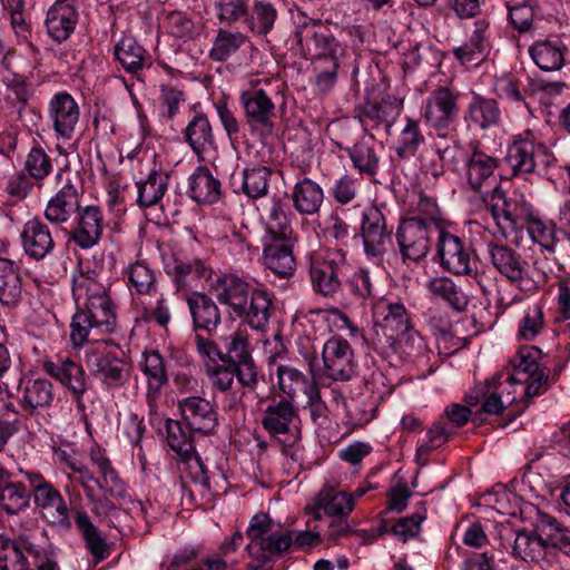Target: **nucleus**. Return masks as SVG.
<instances>
[{"label":"nucleus","mask_w":570,"mask_h":570,"mask_svg":"<svg viewBox=\"0 0 570 570\" xmlns=\"http://www.w3.org/2000/svg\"><path fill=\"white\" fill-rule=\"evenodd\" d=\"M501 373L475 385L464 396L465 404L452 403L444 410V415L450 423L458 426L466 424L470 420L473 424H490L483 415L501 414L515 401L511 392L505 393L501 383Z\"/></svg>","instance_id":"obj_1"},{"label":"nucleus","mask_w":570,"mask_h":570,"mask_svg":"<svg viewBox=\"0 0 570 570\" xmlns=\"http://www.w3.org/2000/svg\"><path fill=\"white\" fill-rule=\"evenodd\" d=\"M217 298L229 307L230 315L240 318L253 330H263L271 316L272 299L262 289L250 291L247 282L235 275L218 279Z\"/></svg>","instance_id":"obj_2"},{"label":"nucleus","mask_w":570,"mask_h":570,"mask_svg":"<svg viewBox=\"0 0 570 570\" xmlns=\"http://www.w3.org/2000/svg\"><path fill=\"white\" fill-rule=\"evenodd\" d=\"M246 535L249 539L246 550L253 559L248 570H267L273 558L288 551L293 543L292 532H275L273 520L265 513L250 519Z\"/></svg>","instance_id":"obj_3"},{"label":"nucleus","mask_w":570,"mask_h":570,"mask_svg":"<svg viewBox=\"0 0 570 570\" xmlns=\"http://www.w3.org/2000/svg\"><path fill=\"white\" fill-rule=\"evenodd\" d=\"M72 294L77 302L81 298L86 299L81 309L98 327V334H109L115 331V305L102 284L90 275L80 274L72 279Z\"/></svg>","instance_id":"obj_4"},{"label":"nucleus","mask_w":570,"mask_h":570,"mask_svg":"<svg viewBox=\"0 0 570 570\" xmlns=\"http://www.w3.org/2000/svg\"><path fill=\"white\" fill-rule=\"evenodd\" d=\"M488 254L500 275L523 289L538 288L544 281L541 273L535 272L520 253L508 245L491 242L488 244Z\"/></svg>","instance_id":"obj_5"},{"label":"nucleus","mask_w":570,"mask_h":570,"mask_svg":"<svg viewBox=\"0 0 570 570\" xmlns=\"http://www.w3.org/2000/svg\"><path fill=\"white\" fill-rule=\"evenodd\" d=\"M554 160L547 146L530 131L517 136L508 147L505 161L514 176L544 171Z\"/></svg>","instance_id":"obj_6"},{"label":"nucleus","mask_w":570,"mask_h":570,"mask_svg":"<svg viewBox=\"0 0 570 570\" xmlns=\"http://www.w3.org/2000/svg\"><path fill=\"white\" fill-rule=\"evenodd\" d=\"M412 326L410 315L400 303L380 304L374 311V324L367 340L374 350L387 352L395 346L397 337Z\"/></svg>","instance_id":"obj_7"},{"label":"nucleus","mask_w":570,"mask_h":570,"mask_svg":"<svg viewBox=\"0 0 570 570\" xmlns=\"http://www.w3.org/2000/svg\"><path fill=\"white\" fill-rule=\"evenodd\" d=\"M295 38L306 53L318 60H338L343 53V47L321 20L304 17L296 27Z\"/></svg>","instance_id":"obj_8"},{"label":"nucleus","mask_w":570,"mask_h":570,"mask_svg":"<svg viewBox=\"0 0 570 570\" xmlns=\"http://www.w3.org/2000/svg\"><path fill=\"white\" fill-rule=\"evenodd\" d=\"M434 227L433 219L421 217H409L400 223L396 242L403 263H417L428 255Z\"/></svg>","instance_id":"obj_9"},{"label":"nucleus","mask_w":570,"mask_h":570,"mask_svg":"<svg viewBox=\"0 0 570 570\" xmlns=\"http://www.w3.org/2000/svg\"><path fill=\"white\" fill-rule=\"evenodd\" d=\"M345 254L342 250H327L311 256L309 276L313 288L323 296H333L342 284Z\"/></svg>","instance_id":"obj_10"},{"label":"nucleus","mask_w":570,"mask_h":570,"mask_svg":"<svg viewBox=\"0 0 570 570\" xmlns=\"http://www.w3.org/2000/svg\"><path fill=\"white\" fill-rule=\"evenodd\" d=\"M222 363H229L238 366V383L254 391L258 383L257 367L249 351L247 335L237 330L223 337Z\"/></svg>","instance_id":"obj_11"},{"label":"nucleus","mask_w":570,"mask_h":570,"mask_svg":"<svg viewBox=\"0 0 570 570\" xmlns=\"http://www.w3.org/2000/svg\"><path fill=\"white\" fill-rule=\"evenodd\" d=\"M459 92L441 86L433 90L422 107L425 121L436 130L448 129L459 117Z\"/></svg>","instance_id":"obj_12"},{"label":"nucleus","mask_w":570,"mask_h":570,"mask_svg":"<svg viewBox=\"0 0 570 570\" xmlns=\"http://www.w3.org/2000/svg\"><path fill=\"white\" fill-rule=\"evenodd\" d=\"M246 124L262 135L271 134L274 128L275 104L262 88H250L239 96Z\"/></svg>","instance_id":"obj_13"},{"label":"nucleus","mask_w":570,"mask_h":570,"mask_svg":"<svg viewBox=\"0 0 570 570\" xmlns=\"http://www.w3.org/2000/svg\"><path fill=\"white\" fill-rule=\"evenodd\" d=\"M361 230L366 256L381 261L392 244V228L387 227L384 214L375 206L367 208Z\"/></svg>","instance_id":"obj_14"},{"label":"nucleus","mask_w":570,"mask_h":570,"mask_svg":"<svg viewBox=\"0 0 570 570\" xmlns=\"http://www.w3.org/2000/svg\"><path fill=\"white\" fill-rule=\"evenodd\" d=\"M322 357L326 377L346 382L355 375L354 353L346 340L340 336L327 340L323 346Z\"/></svg>","instance_id":"obj_15"},{"label":"nucleus","mask_w":570,"mask_h":570,"mask_svg":"<svg viewBox=\"0 0 570 570\" xmlns=\"http://www.w3.org/2000/svg\"><path fill=\"white\" fill-rule=\"evenodd\" d=\"M165 438L169 449L184 461L193 476L196 487L208 488L209 480L206 475V466L195 452L191 432L194 430H158Z\"/></svg>","instance_id":"obj_16"},{"label":"nucleus","mask_w":570,"mask_h":570,"mask_svg":"<svg viewBox=\"0 0 570 570\" xmlns=\"http://www.w3.org/2000/svg\"><path fill=\"white\" fill-rule=\"evenodd\" d=\"M489 207L497 225L504 232L523 228L532 217L524 204L508 198L499 185L492 188Z\"/></svg>","instance_id":"obj_17"},{"label":"nucleus","mask_w":570,"mask_h":570,"mask_svg":"<svg viewBox=\"0 0 570 570\" xmlns=\"http://www.w3.org/2000/svg\"><path fill=\"white\" fill-rule=\"evenodd\" d=\"M472 248L460 237L441 232L438 243V255L441 266L454 275H471L473 262L471 258Z\"/></svg>","instance_id":"obj_18"},{"label":"nucleus","mask_w":570,"mask_h":570,"mask_svg":"<svg viewBox=\"0 0 570 570\" xmlns=\"http://www.w3.org/2000/svg\"><path fill=\"white\" fill-rule=\"evenodd\" d=\"M499 166V159L475 149L465 161V177L469 187L481 195L488 203L492 188L498 185L494 171Z\"/></svg>","instance_id":"obj_19"},{"label":"nucleus","mask_w":570,"mask_h":570,"mask_svg":"<svg viewBox=\"0 0 570 570\" xmlns=\"http://www.w3.org/2000/svg\"><path fill=\"white\" fill-rule=\"evenodd\" d=\"M33 501L42 517L51 524L61 529H70L69 508L60 492L50 483L36 484Z\"/></svg>","instance_id":"obj_20"},{"label":"nucleus","mask_w":570,"mask_h":570,"mask_svg":"<svg viewBox=\"0 0 570 570\" xmlns=\"http://www.w3.org/2000/svg\"><path fill=\"white\" fill-rule=\"evenodd\" d=\"M354 497L340 491L336 487L325 484L317 493L313 504L305 508V511L315 520H322V513L328 518L348 517L354 509Z\"/></svg>","instance_id":"obj_21"},{"label":"nucleus","mask_w":570,"mask_h":570,"mask_svg":"<svg viewBox=\"0 0 570 570\" xmlns=\"http://www.w3.org/2000/svg\"><path fill=\"white\" fill-rule=\"evenodd\" d=\"M20 238L24 254L36 261L46 258L56 246L49 226L38 216L24 223Z\"/></svg>","instance_id":"obj_22"},{"label":"nucleus","mask_w":570,"mask_h":570,"mask_svg":"<svg viewBox=\"0 0 570 570\" xmlns=\"http://www.w3.org/2000/svg\"><path fill=\"white\" fill-rule=\"evenodd\" d=\"M48 117L56 134L63 139H71L79 121L80 109L68 92L56 94L48 107Z\"/></svg>","instance_id":"obj_23"},{"label":"nucleus","mask_w":570,"mask_h":570,"mask_svg":"<svg viewBox=\"0 0 570 570\" xmlns=\"http://www.w3.org/2000/svg\"><path fill=\"white\" fill-rule=\"evenodd\" d=\"M512 556L524 562L539 564L543 570L553 568V559L548 550L547 541L533 531H519L512 544Z\"/></svg>","instance_id":"obj_24"},{"label":"nucleus","mask_w":570,"mask_h":570,"mask_svg":"<svg viewBox=\"0 0 570 570\" xmlns=\"http://www.w3.org/2000/svg\"><path fill=\"white\" fill-rule=\"evenodd\" d=\"M276 375L282 397L296 402L299 399H307L309 395L316 396L318 385L312 376L302 371L288 365H279Z\"/></svg>","instance_id":"obj_25"},{"label":"nucleus","mask_w":570,"mask_h":570,"mask_svg":"<svg viewBox=\"0 0 570 570\" xmlns=\"http://www.w3.org/2000/svg\"><path fill=\"white\" fill-rule=\"evenodd\" d=\"M79 12L70 0H57L48 10L46 27L48 35L57 42H63L75 31Z\"/></svg>","instance_id":"obj_26"},{"label":"nucleus","mask_w":570,"mask_h":570,"mask_svg":"<svg viewBox=\"0 0 570 570\" xmlns=\"http://www.w3.org/2000/svg\"><path fill=\"white\" fill-rule=\"evenodd\" d=\"M188 309L193 320L195 333H214L222 323V314L218 305L208 295L194 292L187 297Z\"/></svg>","instance_id":"obj_27"},{"label":"nucleus","mask_w":570,"mask_h":570,"mask_svg":"<svg viewBox=\"0 0 570 570\" xmlns=\"http://www.w3.org/2000/svg\"><path fill=\"white\" fill-rule=\"evenodd\" d=\"M402 110V101L392 96L383 97L380 101L367 100L358 115L360 121L372 129L383 126L390 134L392 126Z\"/></svg>","instance_id":"obj_28"},{"label":"nucleus","mask_w":570,"mask_h":570,"mask_svg":"<svg viewBox=\"0 0 570 570\" xmlns=\"http://www.w3.org/2000/svg\"><path fill=\"white\" fill-rule=\"evenodd\" d=\"M86 364L89 371L109 387H118L127 380L125 363L110 353L87 351Z\"/></svg>","instance_id":"obj_29"},{"label":"nucleus","mask_w":570,"mask_h":570,"mask_svg":"<svg viewBox=\"0 0 570 570\" xmlns=\"http://www.w3.org/2000/svg\"><path fill=\"white\" fill-rule=\"evenodd\" d=\"M45 372L67 386L76 396L79 407H82L80 396L87 391L86 373L82 366L70 358L58 362L45 361Z\"/></svg>","instance_id":"obj_30"},{"label":"nucleus","mask_w":570,"mask_h":570,"mask_svg":"<svg viewBox=\"0 0 570 570\" xmlns=\"http://www.w3.org/2000/svg\"><path fill=\"white\" fill-rule=\"evenodd\" d=\"M80 208V194L71 184L67 183L49 199L45 217L52 224L67 223Z\"/></svg>","instance_id":"obj_31"},{"label":"nucleus","mask_w":570,"mask_h":570,"mask_svg":"<svg viewBox=\"0 0 570 570\" xmlns=\"http://www.w3.org/2000/svg\"><path fill=\"white\" fill-rule=\"evenodd\" d=\"M263 264L281 278L291 277L296 268L291 240L273 238L263 249Z\"/></svg>","instance_id":"obj_32"},{"label":"nucleus","mask_w":570,"mask_h":570,"mask_svg":"<svg viewBox=\"0 0 570 570\" xmlns=\"http://www.w3.org/2000/svg\"><path fill=\"white\" fill-rule=\"evenodd\" d=\"M345 151L358 174L368 178H374L377 175L382 149L376 147L374 136L360 139L352 147H346Z\"/></svg>","instance_id":"obj_33"},{"label":"nucleus","mask_w":570,"mask_h":570,"mask_svg":"<svg viewBox=\"0 0 570 570\" xmlns=\"http://www.w3.org/2000/svg\"><path fill=\"white\" fill-rule=\"evenodd\" d=\"M78 228L72 239L81 248H90L98 243L102 234V214L97 206H86L78 210Z\"/></svg>","instance_id":"obj_34"},{"label":"nucleus","mask_w":570,"mask_h":570,"mask_svg":"<svg viewBox=\"0 0 570 570\" xmlns=\"http://www.w3.org/2000/svg\"><path fill=\"white\" fill-rule=\"evenodd\" d=\"M167 274L170 275L177 288L197 286L200 281H208L212 277V269L200 259L184 261L174 256L168 263Z\"/></svg>","instance_id":"obj_35"},{"label":"nucleus","mask_w":570,"mask_h":570,"mask_svg":"<svg viewBox=\"0 0 570 570\" xmlns=\"http://www.w3.org/2000/svg\"><path fill=\"white\" fill-rule=\"evenodd\" d=\"M184 138L199 159L204 154L215 147L212 125L206 115L197 112L184 129Z\"/></svg>","instance_id":"obj_36"},{"label":"nucleus","mask_w":570,"mask_h":570,"mask_svg":"<svg viewBox=\"0 0 570 570\" xmlns=\"http://www.w3.org/2000/svg\"><path fill=\"white\" fill-rule=\"evenodd\" d=\"M22 291L20 267L13 261L0 257V303L8 307L17 306Z\"/></svg>","instance_id":"obj_37"},{"label":"nucleus","mask_w":570,"mask_h":570,"mask_svg":"<svg viewBox=\"0 0 570 570\" xmlns=\"http://www.w3.org/2000/svg\"><path fill=\"white\" fill-rule=\"evenodd\" d=\"M220 181L206 166H198L189 177V197L196 203L213 204L220 196Z\"/></svg>","instance_id":"obj_38"},{"label":"nucleus","mask_w":570,"mask_h":570,"mask_svg":"<svg viewBox=\"0 0 570 570\" xmlns=\"http://www.w3.org/2000/svg\"><path fill=\"white\" fill-rule=\"evenodd\" d=\"M324 200L322 187L309 178L297 181L292 191L294 208L301 215H314L318 213Z\"/></svg>","instance_id":"obj_39"},{"label":"nucleus","mask_w":570,"mask_h":570,"mask_svg":"<svg viewBox=\"0 0 570 570\" xmlns=\"http://www.w3.org/2000/svg\"><path fill=\"white\" fill-rule=\"evenodd\" d=\"M180 411L188 428H215L217 413L212 403L199 396L185 399L180 403Z\"/></svg>","instance_id":"obj_40"},{"label":"nucleus","mask_w":570,"mask_h":570,"mask_svg":"<svg viewBox=\"0 0 570 570\" xmlns=\"http://www.w3.org/2000/svg\"><path fill=\"white\" fill-rule=\"evenodd\" d=\"M75 524L81 533L86 548L91 553L95 563L104 561L109 556L107 542L87 512L77 510L75 513Z\"/></svg>","instance_id":"obj_41"},{"label":"nucleus","mask_w":570,"mask_h":570,"mask_svg":"<svg viewBox=\"0 0 570 570\" xmlns=\"http://www.w3.org/2000/svg\"><path fill=\"white\" fill-rule=\"evenodd\" d=\"M566 51L560 40L537 41L529 50L534 63L544 71L560 70L564 65Z\"/></svg>","instance_id":"obj_42"},{"label":"nucleus","mask_w":570,"mask_h":570,"mask_svg":"<svg viewBox=\"0 0 570 570\" xmlns=\"http://www.w3.org/2000/svg\"><path fill=\"white\" fill-rule=\"evenodd\" d=\"M277 17V10L272 2L255 0L252 7L248 8L243 24L256 36H266L273 30Z\"/></svg>","instance_id":"obj_43"},{"label":"nucleus","mask_w":570,"mask_h":570,"mask_svg":"<svg viewBox=\"0 0 570 570\" xmlns=\"http://www.w3.org/2000/svg\"><path fill=\"white\" fill-rule=\"evenodd\" d=\"M465 119L475 127L485 130L499 125L501 110L497 100L478 95L469 104Z\"/></svg>","instance_id":"obj_44"},{"label":"nucleus","mask_w":570,"mask_h":570,"mask_svg":"<svg viewBox=\"0 0 570 570\" xmlns=\"http://www.w3.org/2000/svg\"><path fill=\"white\" fill-rule=\"evenodd\" d=\"M114 55L122 68L137 76L147 60V51L135 39L125 37L114 48Z\"/></svg>","instance_id":"obj_45"},{"label":"nucleus","mask_w":570,"mask_h":570,"mask_svg":"<svg viewBox=\"0 0 570 570\" xmlns=\"http://www.w3.org/2000/svg\"><path fill=\"white\" fill-rule=\"evenodd\" d=\"M538 350L533 347H522L519 352L510 360L509 364L512 367V373L508 377V384H503L505 393L510 392L508 386L513 384H523L524 381L529 380V376L538 371L540 366L537 357Z\"/></svg>","instance_id":"obj_46"},{"label":"nucleus","mask_w":570,"mask_h":570,"mask_svg":"<svg viewBox=\"0 0 570 570\" xmlns=\"http://www.w3.org/2000/svg\"><path fill=\"white\" fill-rule=\"evenodd\" d=\"M169 177L165 173L153 170L146 180L137 184L140 208H148L158 204L164 197L168 187Z\"/></svg>","instance_id":"obj_47"},{"label":"nucleus","mask_w":570,"mask_h":570,"mask_svg":"<svg viewBox=\"0 0 570 570\" xmlns=\"http://www.w3.org/2000/svg\"><path fill=\"white\" fill-rule=\"evenodd\" d=\"M131 288L138 295H155L158 291L156 272L144 261L130 264L126 271Z\"/></svg>","instance_id":"obj_48"},{"label":"nucleus","mask_w":570,"mask_h":570,"mask_svg":"<svg viewBox=\"0 0 570 570\" xmlns=\"http://www.w3.org/2000/svg\"><path fill=\"white\" fill-rule=\"evenodd\" d=\"M90 458L102 475V481L99 483V487L112 498H125L127 495L126 485L119 479L110 461L99 450H92Z\"/></svg>","instance_id":"obj_49"},{"label":"nucleus","mask_w":570,"mask_h":570,"mask_svg":"<svg viewBox=\"0 0 570 570\" xmlns=\"http://www.w3.org/2000/svg\"><path fill=\"white\" fill-rule=\"evenodd\" d=\"M53 399L52 384L43 379L29 380L23 390L21 405L23 410L33 413L37 407L48 406Z\"/></svg>","instance_id":"obj_50"},{"label":"nucleus","mask_w":570,"mask_h":570,"mask_svg":"<svg viewBox=\"0 0 570 570\" xmlns=\"http://www.w3.org/2000/svg\"><path fill=\"white\" fill-rule=\"evenodd\" d=\"M293 401L282 397L273 401L265 411L263 428H288L296 420L298 413Z\"/></svg>","instance_id":"obj_51"},{"label":"nucleus","mask_w":570,"mask_h":570,"mask_svg":"<svg viewBox=\"0 0 570 570\" xmlns=\"http://www.w3.org/2000/svg\"><path fill=\"white\" fill-rule=\"evenodd\" d=\"M30 495L20 482L0 484V508L8 514H17L29 507Z\"/></svg>","instance_id":"obj_52"},{"label":"nucleus","mask_w":570,"mask_h":570,"mask_svg":"<svg viewBox=\"0 0 570 570\" xmlns=\"http://www.w3.org/2000/svg\"><path fill=\"white\" fill-rule=\"evenodd\" d=\"M6 550L4 559L11 562L14 570H33L42 557L33 546L24 542H8Z\"/></svg>","instance_id":"obj_53"},{"label":"nucleus","mask_w":570,"mask_h":570,"mask_svg":"<svg viewBox=\"0 0 570 570\" xmlns=\"http://www.w3.org/2000/svg\"><path fill=\"white\" fill-rule=\"evenodd\" d=\"M272 170L265 166L243 170L242 189L252 199L264 197L268 193Z\"/></svg>","instance_id":"obj_54"},{"label":"nucleus","mask_w":570,"mask_h":570,"mask_svg":"<svg viewBox=\"0 0 570 570\" xmlns=\"http://www.w3.org/2000/svg\"><path fill=\"white\" fill-rule=\"evenodd\" d=\"M531 240L541 247V252L554 253L558 238L556 224L548 225L541 218L532 215L524 225Z\"/></svg>","instance_id":"obj_55"},{"label":"nucleus","mask_w":570,"mask_h":570,"mask_svg":"<svg viewBox=\"0 0 570 570\" xmlns=\"http://www.w3.org/2000/svg\"><path fill=\"white\" fill-rule=\"evenodd\" d=\"M429 289L436 296L446 301L456 311H464L468 306V296L449 277H436L429 282Z\"/></svg>","instance_id":"obj_56"},{"label":"nucleus","mask_w":570,"mask_h":570,"mask_svg":"<svg viewBox=\"0 0 570 570\" xmlns=\"http://www.w3.org/2000/svg\"><path fill=\"white\" fill-rule=\"evenodd\" d=\"M428 511L424 502H420L415 512L399 519L391 528V533L402 542L416 538L421 532V524L426 519Z\"/></svg>","instance_id":"obj_57"},{"label":"nucleus","mask_w":570,"mask_h":570,"mask_svg":"<svg viewBox=\"0 0 570 570\" xmlns=\"http://www.w3.org/2000/svg\"><path fill=\"white\" fill-rule=\"evenodd\" d=\"M267 230L272 238L281 240H292L293 238L294 232L287 218L284 204L279 198H275L272 203L267 218Z\"/></svg>","instance_id":"obj_58"},{"label":"nucleus","mask_w":570,"mask_h":570,"mask_svg":"<svg viewBox=\"0 0 570 570\" xmlns=\"http://www.w3.org/2000/svg\"><path fill=\"white\" fill-rule=\"evenodd\" d=\"M242 32H230L219 29L210 50V58L215 61H224L235 53L245 42Z\"/></svg>","instance_id":"obj_59"},{"label":"nucleus","mask_w":570,"mask_h":570,"mask_svg":"<svg viewBox=\"0 0 570 570\" xmlns=\"http://www.w3.org/2000/svg\"><path fill=\"white\" fill-rule=\"evenodd\" d=\"M52 169L50 156L40 146L32 147L24 159L23 170L33 180L42 181L51 174Z\"/></svg>","instance_id":"obj_60"},{"label":"nucleus","mask_w":570,"mask_h":570,"mask_svg":"<svg viewBox=\"0 0 570 570\" xmlns=\"http://www.w3.org/2000/svg\"><path fill=\"white\" fill-rule=\"evenodd\" d=\"M141 371L149 379V384L160 390L168 383L167 366L160 353L156 350L142 354Z\"/></svg>","instance_id":"obj_61"},{"label":"nucleus","mask_w":570,"mask_h":570,"mask_svg":"<svg viewBox=\"0 0 570 570\" xmlns=\"http://www.w3.org/2000/svg\"><path fill=\"white\" fill-rule=\"evenodd\" d=\"M425 140L424 135L420 129V124L413 118L406 119V125L401 131L400 145L396 148V154L401 158L414 156Z\"/></svg>","instance_id":"obj_62"},{"label":"nucleus","mask_w":570,"mask_h":570,"mask_svg":"<svg viewBox=\"0 0 570 570\" xmlns=\"http://www.w3.org/2000/svg\"><path fill=\"white\" fill-rule=\"evenodd\" d=\"M387 351L401 353L407 357H423L429 352V348L424 338L411 326L406 333L397 337L395 346L389 347Z\"/></svg>","instance_id":"obj_63"},{"label":"nucleus","mask_w":570,"mask_h":570,"mask_svg":"<svg viewBox=\"0 0 570 570\" xmlns=\"http://www.w3.org/2000/svg\"><path fill=\"white\" fill-rule=\"evenodd\" d=\"M92 333L98 334V327L91 322L88 314L79 308L73 314L70 323V341L72 345L75 347L82 346Z\"/></svg>","instance_id":"obj_64"}]
</instances>
